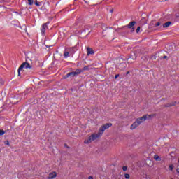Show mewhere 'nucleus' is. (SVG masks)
I'll return each instance as SVG.
<instances>
[{
  "mask_svg": "<svg viewBox=\"0 0 179 179\" xmlns=\"http://www.w3.org/2000/svg\"><path fill=\"white\" fill-rule=\"evenodd\" d=\"M139 31H141V27H137L136 33H138Z\"/></svg>",
  "mask_w": 179,
  "mask_h": 179,
  "instance_id": "4be33fe9",
  "label": "nucleus"
},
{
  "mask_svg": "<svg viewBox=\"0 0 179 179\" xmlns=\"http://www.w3.org/2000/svg\"><path fill=\"white\" fill-rule=\"evenodd\" d=\"M129 59H133V61H135V59H136V54L133 53L132 55H131Z\"/></svg>",
  "mask_w": 179,
  "mask_h": 179,
  "instance_id": "9b49d317",
  "label": "nucleus"
},
{
  "mask_svg": "<svg viewBox=\"0 0 179 179\" xmlns=\"http://www.w3.org/2000/svg\"><path fill=\"white\" fill-rule=\"evenodd\" d=\"M122 170H123V171H127V170H128V167L124 166L122 167Z\"/></svg>",
  "mask_w": 179,
  "mask_h": 179,
  "instance_id": "aec40b11",
  "label": "nucleus"
},
{
  "mask_svg": "<svg viewBox=\"0 0 179 179\" xmlns=\"http://www.w3.org/2000/svg\"><path fill=\"white\" fill-rule=\"evenodd\" d=\"M166 58H167V56H164V57H163V59H166Z\"/></svg>",
  "mask_w": 179,
  "mask_h": 179,
  "instance_id": "cd10ccee",
  "label": "nucleus"
},
{
  "mask_svg": "<svg viewBox=\"0 0 179 179\" xmlns=\"http://www.w3.org/2000/svg\"><path fill=\"white\" fill-rule=\"evenodd\" d=\"M4 145H7L8 146H9V145H10V143H9V141H6L5 142H4Z\"/></svg>",
  "mask_w": 179,
  "mask_h": 179,
  "instance_id": "5701e85b",
  "label": "nucleus"
},
{
  "mask_svg": "<svg viewBox=\"0 0 179 179\" xmlns=\"http://www.w3.org/2000/svg\"><path fill=\"white\" fill-rule=\"evenodd\" d=\"M154 159L156 160V162H160L162 160V158L157 155H154Z\"/></svg>",
  "mask_w": 179,
  "mask_h": 179,
  "instance_id": "f8f14e48",
  "label": "nucleus"
},
{
  "mask_svg": "<svg viewBox=\"0 0 179 179\" xmlns=\"http://www.w3.org/2000/svg\"><path fill=\"white\" fill-rule=\"evenodd\" d=\"M82 72H83V71H82V69H77L75 71L74 73L76 75H80V73H82Z\"/></svg>",
  "mask_w": 179,
  "mask_h": 179,
  "instance_id": "1a4fd4ad",
  "label": "nucleus"
},
{
  "mask_svg": "<svg viewBox=\"0 0 179 179\" xmlns=\"http://www.w3.org/2000/svg\"><path fill=\"white\" fill-rule=\"evenodd\" d=\"M57 172L53 171L49 173L48 176V179H54L57 177Z\"/></svg>",
  "mask_w": 179,
  "mask_h": 179,
  "instance_id": "39448f33",
  "label": "nucleus"
},
{
  "mask_svg": "<svg viewBox=\"0 0 179 179\" xmlns=\"http://www.w3.org/2000/svg\"><path fill=\"white\" fill-rule=\"evenodd\" d=\"M152 117H156V115H145L136 120V121L131 125L130 129H135L137 127H139L142 122H145L148 118H152Z\"/></svg>",
  "mask_w": 179,
  "mask_h": 179,
  "instance_id": "f03ea898",
  "label": "nucleus"
},
{
  "mask_svg": "<svg viewBox=\"0 0 179 179\" xmlns=\"http://www.w3.org/2000/svg\"><path fill=\"white\" fill-rule=\"evenodd\" d=\"M48 23H45L42 25L41 33L44 34L45 33V29H47Z\"/></svg>",
  "mask_w": 179,
  "mask_h": 179,
  "instance_id": "423d86ee",
  "label": "nucleus"
},
{
  "mask_svg": "<svg viewBox=\"0 0 179 179\" xmlns=\"http://www.w3.org/2000/svg\"><path fill=\"white\" fill-rule=\"evenodd\" d=\"M124 177H125L126 179H129L130 176H129V174L126 173V174H124Z\"/></svg>",
  "mask_w": 179,
  "mask_h": 179,
  "instance_id": "412c9836",
  "label": "nucleus"
},
{
  "mask_svg": "<svg viewBox=\"0 0 179 179\" xmlns=\"http://www.w3.org/2000/svg\"><path fill=\"white\" fill-rule=\"evenodd\" d=\"M83 72L85 71H89V66H85L82 69Z\"/></svg>",
  "mask_w": 179,
  "mask_h": 179,
  "instance_id": "dca6fc26",
  "label": "nucleus"
},
{
  "mask_svg": "<svg viewBox=\"0 0 179 179\" xmlns=\"http://www.w3.org/2000/svg\"><path fill=\"white\" fill-rule=\"evenodd\" d=\"M2 135H5V131L0 129V136H2Z\"/></svg>",
  "mask_w": 179,
  "mask_h": 179,
  "instance_id": "a211bd4d",
  "label": "nucleus"
},
{
  "mask_svg": "<svg viewBox=\"0 0 179 179\" xmlns=\"http://www.w3.org/2000/svg\"><path fill=\"white\" fill-rule=\"evenodd\" d=\"M23 69H27L28 71H29V72H31L32 71H34V68L32 65H31L29 63L26 62H23L18 68V70H17L18 76H20V71H23Z\"/></svg>",
  "mask_w": 179,
  "mask_h": 179,
  "instance_id": "7ed1b4c3",
  "label": "nucleus"
},
{
  "mask_svg": "<svg viewBox=\"0 0 179 179\" xmlns=\"http://www.w3.org/2000/svg\"><path fill=\"white\" fill-rule=\"evenodd\" d=\"M165 1H167V0H165Z\"/></svg>",
  "mask_w": 179,
  "mask_h": 179,
  "instance_id": "473e14b6",
  "label": "nucleus"
},
{
  "mask_svg": "<svg viewBox=\"0 0 179 179\" xmlns=\"http://www.w3.org/2000/svg\"><path fill=\"white\" fill-rule=\"evenodd\" d=\"M129 73V71H127V73H126V75H128Z\"/></svg>",
  "mask_w": 179,
  "mask_h": 179,
  "instance_id": "c756f323",
  "label": "nucleus"
},
{
  "mask_svg": "<svg viewBox=\"0 0 179 179\" xmlns=\"http://www.w3.org/2000/svg\"><path fill=\"white\" fill-rule=\"evenodd\" d=\"M176 102H172L171 103H167L165 107H171L173 106H176Z\"/></svg>",
  "mask_w": 179,
  "mask_h": 179,
  "instance_id": "4468645a",
  "label": "nucleus"
},
{
  "mask_svg": "<svg viewBox=\"0 0 179 179\" xmlns=\"http://www.w3.org/2000/svg\"><path fill=\"white\" fill-rule=\"evenodd\" d=\"M113 10H110V13H113Z\"/></svg>",
  "mask_w": 179,
  "mask_h": 179,
  "instance_id": "7c9ffc66",
  "label": "nucleus"
},
{
  "mask_svg": "<svg viewBox=\"0 0 179 179\" xmlns=\"http://www.w3.org/2000/svg\"><path fill=\"white\" fill-rule=\"evenodd\" d=\"M177 173H179V168L176 169Z\"/></svg>",
  "mask_w": 179,
  "mask_h": 179,
  "instance_id": "c85d7f7f",
  "label": "nucleus"
},
{
  "mask_svg": "<svg viewBox=\"0 0 179 179\" xmlns=\"http://www.w3.org/2000/svg\"><path fill=\"white\" fill-rule=\"evenodd\" d=\"M110 127H113V124L111 123H106L105 124H103L99 128L98 133L92 134L88 138L84 141V143H92V142L96 141V139H99V138H100V136H101V135L104 134V131H106V129H108V128H110Z\"/></svg>",
  "mask_w": 179,
  "mask_h": 179,
  "instance_id": "f257e3e1",
  "label": "nucleus"
},
{
  "mask_svg": "<svg viewBox=\"0 0 179 179\" xmlns=\"http://www.w3.org/2000/svg\"><path fill=\"white\" fill-rule=\"evenodd\" d=\"M71 50H72V49L71 48V49H70V51H71Z\"/></svg>",
  "mask_w": 179,
  "mask_h": 179,
  "instance_id": "2f4dec72",
  "label": "nucleus"
},
{
  "mask_svg": "<svg viewBox=\"0 0 179 179\" xmlns=\"http://www.w3.org/2000/svg\"><path fill=\"white\" fill-rule=\"evenodd\" d=\"M170 24H171V22H170V21H168V22H165L163 24L164 29H166V27H169L170 26Z\"/></svg>",
  "mask_w": 179,
  "mask_h": 179,
  "instance_id": "9d476101",
  "label": "nucleus"
},
{
  "mask_svg": "<svg viewBox=\"0 0 179 179\" xmlns=\"http://www.w3.org/2000/svg\"><path fill=\"white\" fill-rule=\"evenodd\" d=\"M69 76H71L72 78H73V76H76L75 71H71V72L67 73L64 78H65V79H66V78H69Z\"/></svg>",
  "mask_w": 179,
  "mask_h": 179,
  "instance_id": "6e6552de",
  "label": "nucleus"
},
{
  "mask_svg": "<svg viewBox=\"0 0 179 179\" xmlns=\"http://www.w3.org/2000/svg\"><path fill=\"white\" fill-rule=\"evenodd\" d=\"M148 163H149V164H148V166H149L150 167H152V166H153V161H152V160H150V159H148V160H147V164H148Z\"/></svg>",
  "mask_w": 179,
  "mask_h": 179,
  "instance_id": "ddd939ff",
  "label": "nucleus"
},
{
  "mask_svg": "<svg viewBox=\"0 0 179 179\" xmlns=\"http://www.w3.org/2000/svg\"><path fill=\"white\" fill-rule=\"evenodd\" d=\"M174 169V166H173V165H170L169 166V170L171 171H173V169Z\"/></svg>",
  "mask_w": 179,
  "mask_h": 179,
  "instance_id": "6ab92c4d",
  "label": "nucleus"
},
{
  "mask_svg": "<svg viewBox=\"0 0 179 179\" xmlns=\"http://www.w3.org/2000/svg\"><path fill=\"white\" fill-rule=\"evenodd\" d=\"M64 56V58H68V57H69V52L65 51Z\"/></svg>",
  "mask_w": 179,
  "mask_h": 179,
  "instance_id": "2eb2a0df",
  "label": "nucleus"
},
{
  "mask_svg": "<svg viewBox=\"0 0 179 179\" xmlns=\"http://www.w3.org/2000/svg\"><path fill=\"white\" fill-rule=\"evenodd\" d=\"M87 55H93L94 54V50L92 48H87Z\"/></svg>",
  "mask_w": 179,
  "mask_h": 179,
  "instance_id": "0eeeda50",
  "label": "nucleus"
},
{
  "mask_svg": "<svg viewBox=\"0 0 179 179\" xmlns=\"http://www.w3.org/2000/svg\"><path fill=\"white\" fill-rule=\"evenodd\" d=\"M34 3V0H28V5H33Z\"/></svg>",
  "mask_w": 179,
  "mask_h": 179,
  "instance_id": "f3484780",
  "label": "nucleus"
},
{
  "mask_svg": "<svg viewBox=\"0 0 179 179\" xmlns=\"http://www.w3.org/2000/svg\"><path fill=\"white\" fill-rule=\"evenodd\" d=\"M160 24H161L160 22H157V23L155 24V27H157L160 26Z\"/></svg>",
  "mask_w": 179,
  "mask_h": 179,
  "instance_id": "393cba45",
  "label": "nucleus"
},
{
  "mask_svg": "<svg viewBox=\"0 0 179 179\" xmlns=\"http://www.w3.org/2000/svg\"><path fill=\"white\" fill-rule=\"evenodd\" d=\"M88 179H93V176L88 177Z\"/></svg>",
  "mask_w": 179,
  "mask_h": 179,
  "instance_id": "bb28decb",
  "label": "nucleus"
},
{
  "mask_svg": "<svg viewBox=\"0 0 179 179\" xmlns=\"http://www.w3.org/2000/svg\"><path fill=\"white\" fill-rule=\"evenodd\" d=\"M35 5H36V6H40V3H38V1H36Z\"/></svg>",
  "mask_w": 179,
  "mask_h": 179,
  "instance_id": "b1692460",
  "label": "nucleus"
},
{
  "mask_svg": "<svg viewBox=\"0 0 179 179\" xmlns=\"http://www.w3.org/2000/svg\"><path fill=\"white\" fill-rule=\"evenodd\" d=\"M135 24H136V22L132 21L129 23V24L127 25V27L128 29H131V31H134V30H135V27H134Z\"/></svg>",
  "mask_w": 179,
  "mask_h": 179,
  "instance_id": "20e7f679",
  "label": "nucleus"
},
{
  "mask_svg": "<svg viewBox=\"0 0 179 179\" xmlns=\"http://www.w3.org/2000/svg\"><path fill=\"white\" fill-rule=\"evenodd\" d=\"M119 76H120V74H116L115 76V79H117L119 78Z\"/></svg>",
  "mask_w": 179,
  "mask_h": 179,
  "instance_id": "a878e982",
  "label": "nucleus"
}]
</instances>
